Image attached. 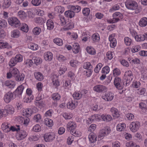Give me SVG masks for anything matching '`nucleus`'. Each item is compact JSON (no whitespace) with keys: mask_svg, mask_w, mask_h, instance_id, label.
Wrapping results in <instances>:
<instances>
[{"mask_svg":"<svg viewBox=\"0 0 147 147\" xmlns=\"http://www.w3.org/2000/svg\"><path fill=\"white\" fill-rule=\"evenodd\" d=\"M126 8L130 10H135L138 9V5L137 3L133 0H127L125 2Z\"/></svg>","mask_w":147,"mask_h":147,"instance_id":"nucleus-1","label":"nucleus"},{"mask_svg":"<svg viewBox=\"0 0 147 147\" xmlns=\"http://www.w3.org/2000/svg\"><path fill=\"white\" fill-rule=\"evenodd\" d=\"M15 94L13 92L9 91L6 93L3 97L4 101L7 103H9L16 98Z\"/></svg>","mask_w":147,"mask_h":147,"instance_id":"nucleus-2","label":"nucleus"},{"mask_svg":"<svg viewBox=\"0 0 147 147\" xmlns=\"http://www.w3.org/2000/svg\"><path fill=\"white\" fill-rule=\"evenodd\" d=\"M133 78V76L132 72L130 70L126 71L124 74V82H125L126 86H128L131 83Z\"/></svg>","mask_w":147,"mask_h":147,"instance_id":"nucleus-3","label":"nucleus"},{"mask_svg":"<svg viewBox=\"0 0 147 147\" xmlns=\"http://www.w3.org/2000/svg\"><path fill=\"white\" fill-rule=\"evenodd\" d=\"M8 22L9 25L14 27L18 28L20 25V21L16 17L9 18Z\"/></svg>","mask_w":147,"mask_h":147,"instance_id":"nucleus-4","label":"nucleus"},{"mask_svg":"<svg viewBox=\"0 0 147 147\" xmlns=\"http://www.w3.org/2000/svg\"><path fill=\"white\" fill-rule=\"evenodd\" d=\"M140 126V122L138 121H135L131 123L129 125V128L132 132L135 133L138 130Z\"/></svg>","mask_w":147,"mask_h":147,"instance_id":"nucleus-5","label":"nucleus"},{"mask_svg":"<svg viewBox=\"0 0 147 147\" xmlns=\"http://www.w3.org/2000/svg\"><path fill=\"white\" fill-rule=\"evenodd\" d=\"M28 135V133L25 131L22 130L17 132L16 134V137L18 140L21 141L25 139Z\"/></svg>","mask_w":147,"mask_h":147,"instance_id":"nucleus-6","label":"nucleus"},{"mask_svg":"<svg viewBox=\"0 0 147 147\" xmlns=\"http://www.w3.org/2000/svg\"><path fill=\"white\" fill-rule=\"evenodd\" d=\"M111 132V129L110 128L106 127L100 130L98 135V138H103L105 136L108 135Z\"/></svg>","mask_w":147,"mask_h":147,"instance_id":"nucleus-7","label":"nucleus"},{"mask_svg":"<svg viewBox=\"0 0 147 147\" xmlns=\"http://www.w3.org/2000/svg\"><path fill=\"white\" fill-rule=\"evenodd\" d=\"M2 86L3 87H6L9 89H13L16 86L14 81L11 80H6L2 82Z\"/></svg>","mask_w":147,"mask_h":147,"instance_id":"nucleus-8","label":"nucleus"},{"mask_svg":"<svg viewBox=\"0 0 147 147\" xmlns=\"http://www.w3.org/2000/svg\"><path fill=\"white\" fill-rule=\"evenodd\" d=\"M114 94L111 92L109 91L102 95V98L107 101H111L114 98Z\"/></svg>","mask_w":147,"mask_h":147,"instance_id":"nucleus-9","label":"nucleus"},{"mask_svg":"<svg viewBox=\"0 0 147 147\" xmlns=\"http://www.w3.org/2000/svg\"><path fill=\"white\" fill-rule=\"evenodd\" d=\"M55 138V135L53 132L47 133L44 135V138L46 142H50L53 140Z\"/></svg>","mask_w":147,"mask_h":147,"instance_id":"nucleus-10","label":"nucleus"},{"mask_svg":"<svg viewBox=\"0 0 147 147\" xmlns=\"http://www.w3.org/2000/svg\"><path fill=\"white\" fill-rule=\"evenodd\" d=\"M18 121L24 126H27L30 122V119L27 117H24L21 116H19L17 117Z\"/></svg>","mask_w":147,"mask_h":147,"instance_id":"nucleus-11","label":"nucleus"},{"mask_svg":"<svg viewBox=\"0 0 147 147\" xmlns=\"http://www.w3.org/2000/svg\"><path fill=\"white\" fill-rule=\"evenodd\" d=\"M115 34H112L110 35L109 37V40L110 41V45L111 47L114 48L116 45L117 40L115 38Z\"/></svg>","mask_w":147,"mask_h":147,"instance_id":"nucleus-12","label":"nucleus"},{"mask_svg":"<svg viewBox=\"0 0 147 147\" xmlns=\"http://www.w3.org/2000/svg\"><path fill=\"white\" fill-rule=\"evenodd\" d=\"M107 88L101 84L95 85L93 87V90L97 92L101 93L107 90Z\"/></svg>","mask_w":147,"mask_h":147,"instance_id":"nucleus-13","label":"nucleus"},{"mask_svg":"<svg viewBox=\"0 0 147 147\" xmlns=\"http://www.w3.org/2000/svg\"><path fill=\"white\" fill-rule=\"evenodd\" d=\"M114 84L116 88L119 90L122 89L123 87L122 80L119 77L115 78L114 81Z\"/></svg>","mask_w":147,"mask_h":147,"instance_id":"nucleus-14","label":"nucleus"},{"mask_svg":"<svg viewBox=\"0 0 147 147\" xmlns=\"http://www.w3.org/2000/svg\"><path fill=\"white\" fill-rule=\"evenodd\" d=\"M78 105L77 101L69 100L67 104V108L71 110L74 109Z\"/></svg>","mask_w":147,"mask_h":147,"instance_id":"nucleus-15","label":"nucleus"},{"mask_svg":"<svg viewBox=\"0 0 147 147\" xmlns=\"http://www.w3.org/2000/svg\"><path fill=\"white\" fill-rule=\"evenodd\" d=\"M5 112L7 113V116L8 114H12L14 112V108L11 105H8L4 109Z\"/></svg>","mask_w":147,"mask_h":147,"instance_id":"nucleus-16","label":"nucleus"},{"mask_svg":"<svg viewBox=\"0 0 147 147\" xmlns=\"http://www.w3.org/2000/svg\"><path fill=\"white\" fill-rule=\"evenodd\" d=\"M81 38L82 41L86 42L90 38V33L88 31L84 30L82 33Z\"/></svg>","mask_w":147,"mask_h":147,"instance_id":"nucleus-17","label":"nucleus"},{"mask_svg":"<svg viewBox=\"0 0 147 147\" xmlns=\"http://www.w3.org/2000/svg\"><path fill=\"white\" fill-rule=\"evenodd\" d=\"M20 31L18 29H14L11 31L10 33L11 36L12 38L16 39L21 36Z\"/></svg>","mask_w":147,"mask_h":147,"instance_id":"nucleus-18","label":"nucleus"},{"mask_svg":"<svg viewBox=\"0 0 147 147\" xmlns=\"http://www.w3.org/2000/svg\"><path fill=\"white\" fill-rule=\"evenodd\" d=\"M24 87L22 85H20L18 86L16 90L13 92L15 94L16 97V96L20 97L23 93Z\"/></svg>","mask_w":147,"mask_h":147,"instance_id":"nucleus-19","label":"nucleus"},{"mask_svg":"<svg viewBox=\"0 0 147 147\" xmlns=\"http://www.w3.org/2000/svg\"><path fill=\"white\" fill-rule=\"evenodd\" d=\"M77 125L75 122L70 121L67 124V128L70 130L71 132H73V131L76 128Z\"/></svg>","mask_w":147,"mask_h":147,"instance_id":"nucleus-20","label":"nucleus"},{"mask_svg":"<svg viewBox=\"0 0 147 147\" xmlns=\"http://www.w3.org/2000/svg\"><path fill=\"white\" fill-rule=\"evenodd\" d=\"M58 79V76L55 74L53 75L51 77V80L53 86L56 88L60 85V83Z\"/></svg>","mask_w":147,"mask_h":147,"instance_id":"nucleus-21","label":"nucleus"},{"mask_svg":"<svg viewBox=\"0 0 147 147\" xmlns=\"http://www.w3.org/2000/svg\"><path fill=\"white\" fill-rule=\"evenodd\" d=\"M53 58V55L52 53L49 51L45 52L44 54V58L47 61H50Z\"/></svg>","mask_w":147,"mask_h":147,"instance_id":"nucleus-22","label":"nucleus"},{"mask_svg":"<svg viewBox=\"0 0 147 147\" xmlns=\"http://www.w3.org/2000/svg\"><path fill=\"white\" fill-rule=\"evenodd\" d=\"M10 124L7 122H4L2 123L1 128L3 131L5 133H8L10 131Z\"/></svg>","mask_w":147,"mask_h":147,"instance_id":"nucleus-23","label":"nucleus"},{"mask_svg":"<svg viewBox=\"0 0 147 147\" xmlns=\"http://www.w3.org/2000/svg\"><path fill=\"white\" fill-rule=\"evenodd\" d=\"M80 50L79 44L77 42L74 43L72 45V51L74 53L76 54L79 53Z\"/></svg>","mask_w":147,"mask_h":147,"instance_id":"nucleus-24","label":"nucleus"},{"mask_svg":"<svg viewBox=\"0 0 147 147\" xmlns=\"http://www.w3.org/2000/svg\"><path fill=\"white\" fill-rule=\"evenodd\" d=\"M113 19L115 20L116 22H118L120 19L123 18V15L122 14L118 12L114 13L113 15Z\"/></svg>","mask_w":147,"mask_h":147,"instance_id":"nucleus-25","label":"nucleus"},{"mask_svg":"<svg viewBox=\"0 0 147 147\" xmlns=\"http://www.w3.org/2000/svg\"><path fill=\"white\" fill-rule=\"evenodd\" d=\"M100 120L102 119L103 121H109L112 120V117L110 115L105 114L100 115Z\"/></svg>","mask_w":147,"mask_h":147,"instance_id":"nucleus-26","label":"nucleus"},{"mask_svg":"<svg viewBox=\"0 0 147 147\" xmlns=\"http://www.w3.org/2000/svg\"><path fill=\"white\" fill-rule=\"evenodd\" d=\"M18 27L19 29L24 32L27 33L29 30L28 26L25 23H20V25Z\"/></svg>","mask_w":147,"mask_h":147,"instance_id":"nucleus-27","label":"nucleus"},{"mask_svg":"<svg viewBox=\"0 0 147 147\" xmlns=\"http://www.w3.org/2000/svg\"><path fill=\"white\" fill-rule=\"evenodd\" d=\"M11 48V45L7 42L0 40V49L5 48L9 49Z\"/></svg>","mask_w":147,"mask_h":147,"instance_id":"nucleus-28","label":"nucleus"},{"mask_svg":"<svg viewBox=\"0 0 147 147\" xmlns=\"http://www.w3.org/2000/svg\"><path fill=\"white\" fill-rule=\"evenodd\" d=\"M88 138L90 143H94L96 141L97 137L94 133H90L88 136Z\"/></svg>","mask_w":147,"mask_h":147,"instance_id":"nucleus-29","label":"nucleus"},{"mask_svg":"<svg viewBox=\"0 0 147 147\" xmlns=\"http://www.w3.org/2000/svg\"><path fill=\"white\" fill-rule=\"evenodd\" d=\"M22 114L23 116L29 117L31 116L32 113L31 108H27L24 109L22 112Z\"/></svg>","mask_w":147,"mask_h":147,"instance_id":"nucleus-30","label":"nucleus"},{"mask_svg":"<svg viewBox=\"0 0 147 147\" xmlns=\"http://www.w3.org/2000/svg\"><path fill=\"white\" fill-rule=\"evenodd\" d=\"M126 127V124L123 123L117 124L116 127L117 130L119 131H124Z\"/></svg>","mask_w":147,"mask_h":147,"instance_id":"nucleus-31","label":"nucleus"},{"mask_svg":"<svg viewBox=\"0 0 147 147\" xmlns=\"http://www.w3.org/2000/svg\"><path fill=\"white\" fill-rule=\"evenodd\" d=\"M34 75L35 78L38 81H41L44 79V76L40 72H35L34 73Z\"/></svg>","mask_w":147,"mask_h":147,"instance_id":"nucleus-32","label":"nucleus"},{"mask_svg":"<svg viewBox=\"0 0 147 147\" xmlns=\"http://www.w3.org/2000/svg\"><path fill=\"white\" fill-rule=\"evenodd\" d=\"M68 7L70 8L71 10L74 11V12L78 13L81 10V7L78 5H69L68 6Z\"/></svg>","mask_w":147,"mask_h":147,"instance_id":"nucleus-33","label":"nucleus"},{"mask_svg":"<svg viewBox=\"0 0 147 147\" xmlns=\"http://www.w3.org/2000/svg\"><path fill=\"white\" fill-rule=\"evenodd\" d=\"M111 111L113 116L115 118L119 117L120 115L118 110L116 108L113 107L111 109Z\"/></svg>","mask_w":147,"mask_h":147,"instance_id":"nucleus-34","label":"nucleus"},{"mask_svg":"<svg viewBox=\"0 0 147 147\" xmlns=\"http://www.w3.org/2000/svg\"><path fill=\"white\" fill-rule=\"evenodd\" d=\"M139 24L141 27L146 26L147 25V18L146 17L141 18L139 21Z\"/></svg>","mask_w":147,"mask_h":147,"instance_id":"nucleus-35","label":"nucleus"},{"mask_svg":"<svg viewBox=\"0 0 147 147\" xmlns=\"http://www.w3.org/2000/svg\"><path fill=\"white\" fill-rule=\"evenodd\" d=\"M44 123L45 125L49 127H51L53 125V121L49 118L45 119L44 121Z\"/></svg>","mask_w":147,"mask_h":147,"instance_id":"nucleus-36","label":"nucleus"},{"mask_svg":"<svg viewBox=\"0 0 147 147\" xmlns=\"http://www.w3.org/2000/svg\"><path fill=\"white\" fill-rule=\"evenodd\" d=\"M145 36L144 33L143 34H138L135 37L136 41L138 42H141L145 40Z\"/></svg>","mask_w":147,"mask_h":147,"instance_id":"nucleus-37","label":"nucleus"},{"mask_svg":"<svg viewBox=\"0 0 147 147\" xmlns=\"http://www.w3.org/2000/svg\"><path fill=\"white\" fill-rule=\"evenodd\" d=\"M18 16L22 20H24L26 18L27 15L24 11L21 10L18 12Z\"/></svg>","mask_w":147,"mask_h":147,"instance_id":"nucleus-38","label":"nucleus"},{"mask_svg":"<svg viewBox=\"0 0 147 147\" xmlns=\"http://www.w3.org/2000/svg\"><path fill=\"white\" fill-rule=\"evenodd\" d=\"M46 25L47 29L49 30L53 29L54 27V23L51 20H49L47 21Z\"/></svg>","mask_w":147,"mask_h":147,"instance_id":"nucleus-39","label":"nucleus"},{"mask_svg":"<svg viewBox=\"0 0 147 147\" xmlns=\"http://www.w3.org/2000/svg\"><path fill=\"white\" fill-rule=\"evenodd\" d=\"M87 52L91 55H94L96 53L95 50L92 47L88 46L86 49Z\"/></svg>","mask_w":147,"mask_h":147,"instance_id":"nucleus-40","label":"nucleus"},{"mask_svg":"<svg viewBox=\"0 0 147 147\" xmlns=\"http://www.w3.org/2000/svg\"><path fill=\"white\" fill-rule=\"evenodd\" d=\"M67 68L65 65H61L59 70V73L60 75L63 74L67 71Z\"/></svg>","mask_w":147,"mask_h":147,"instance_id":"nucleus-41","label":"nucleus"},{"mask_svg":"<svg viewBox=\"0 0 147 147\" xmlns=\"http://www.w3.org/2000/svg\"><path fill=\"white\" fill-rule=\"evenodd\" d=\"M91 37L92 40L94 42H98L100 40V36L97 33L93 34Z\"/></svg>","mask_w":147,"mask_h":147,"instance_id":"nucleus-42","label":"nucleus"},{"mask_svg":"<svg viewBox=\"0 0 147 147\" xmlns=\"http://www.w3.org/2000/svg\"><path fill=\"white\" fill-rule=\"evenodd\" d=\"M28 48L33 51L36 50L38 49V45L35 43H30L28 44Z\"/></svg>","mask_w":147,"mask_h":147,"instance_id":"nucleus-43","label":"nucleus"},{"mask_svg":"<svg viewBox=\"0 0 147 147\" xmlns=\"http://www.w3.org/2000/svg\"><path fill=\"white\" fill-rule=\"evenodd\" d=\"M65 15L67 17L72 18L74 16L75 13L74 12L72 11L68 10L65 11Z\"/></svg>","mask_w":147,"mask_h":147,"instance_id":"nucleus-44","label":"nucleus"},{"mask_svg":"<svg viewBox=\"0 0 147 147\" xmlns=\"http://www.w3.org/2000/svg\"><path fill=\"white\" fill-rule=\"evenodd\" d=\"M33 59L34 63L37 65H40L42 62V59L39 57H33Z\"/></svg>","mask_w":147,"mask_h":147,"instance_id":"nucleus-45","label":"nucleus"},{"mask_svg":"<svg viewBox=\"0 0 147 147\" xmlns=\"http://www.w3.org/2000/svg\"><path fill=\"white\" fill-rule=\"evenodd\" d=\"M25 75L23 73L20 74V73L15 77V80L18 82L23 81Z\"/></svg>","mask_w":147,"mask_h":147,"instance_id":"nucleus-46","label":"nucleus"},{"mask_svg":"<svg viewBox=\"0 0 147 147\" xmlns=\"http://www.w3.org/2000/svg\"><path fill=\"white\" fill-rule=\"evenodd\" d=\"M11 2L10 0H4L2 5L3 9L8 8L11 5Z\"/></svg>","mask_w":147,"mask_h":147,"instance_id":"nucleus-47","label":"nucleus"},{"mask_svg":"<svg viewBox=\"0 0 147 147\" xmlns=\"http://www.w3.org/2000/svg\"><path fill=\"white\" fill-rule=\"evenodd\" d=\"M32 33L34 35H38L41 32V28L38 27H34L32 30Z\"/></svg>","mask_w":147,"mask_h":147,"instance_id":"nucleus-48","label":"nucleus"},{"mask_svg":"<svg viewBox=\"0 0 147 147\" xmlns=\"http://www.w3.org/2000/svg\"><path fill=\"white\" fill-rule=\"evenodd\" d=\"M69 64L72 67H76L80 64V63L76 60L72 59L70 61Z\"/></svg>","mask_w":147,"mask_h":147,"instance_id":"nucleus-49","label":"nucleus"},{"mask_svg":"<svg viewBox=\"0 0 147 147\" xmlns=\"http://www.w3.org/2000/svg\"><path fill=\"white\" fill-rule=\"evenodd\" d=\"M100 115H94L90 117L92 122L95 121H99L100 120Z\"/></svg>","mask_w":147,"mask_h":147,"instance_id":"nucleus-50","label":"nucleus"},{"mask_svg":"<svg viewBox=\"0 0 147 147\" xmlns=\"http://www.w3.org/2000/svg\"><path fill=\"white\" fill-rule=\"evenodd\" d=\"M64 7L60 6H57L55 8V11L56 13H62L64 11Z\"/></svg>","mask_w":147,"mask_h":147,"instance_id":"nucleus-51","label":"nucleus"},{"mask_svg":"<svg viewBox=\"0 0 147 147\" xmlns=\"http://www.w3.org/2000/svg\"><path fill=\"white\" fill-rule=\"evenodd\" d=\"M82 95V92L79 91L75 92L73 94V96L74 99L78 100L81 98Z\"/></svg>","mask_w":147,"mask_h":147,"instance_id":"nucleus-52","label":"nucleus"},{"mask_svg":"<svg viewBox=\"0 0 147 147\" xmlns=\"http://www.w3.org/2000/svg\"><path fill=\"white\" fill-rule=\"evenodd\" d=\"M56 59L59 61L61 62H63L67 60L66 57L63 55L57 54L56 55Z\"/></svg>","mask_w":147,"mask_h":147,"instance_id":"nucleus-53","label":"nucleus"},{"mask_svg":"<svg viewBox=\"0 0 147 147\" xmlns=\"http://www.w3.org/2000/svg\"><path fill=\"white\" fill-rule=\"evenodd\" d=\"M17 63L21 62L23 60V57L20 54H17L13 57Z\"/></svg>","mask_w":147,"mask_h":147,"instance_id":"nucleus-54","label":"nucleus"},{"mask_svg":"<svg viewBox=\"0 0 147 147\" xmlns=\"http://www.w3.org/2000/svg\"><path fill=\"white\" fill-rule=\"evenodd\" d=\"M146 91L145 88H140L137 90L136 93L140 95H144Z\"/></svg>","mask_w":147,"mask_h":147,"instance_id":"nucleus-55","label":"nucleus"},{"mask_svg":"<svg viewBox=\"0 0 147 147\" xmlns=\"http://www.w3.org/2000/svg\"><path fill=\"white\" fill-rule=\"evenodd\" d=\"M140 49L141 47L140 45H136L132 47L131 51L132 53H135L140 50Z\"/></svg>","mask_w":147,"mask_h":147,"instance_id":"nucleus-56","label":"nucleus"},{"mask_svg":"<svg viewBox=\"0 0 147 147\" xmlns=\"http://www.w3.org/2000/svg\"><path fill=\"white\" fill-rule=\"evenodd\" d=\"M53 41L55 44L59 46H62L63 44V40L60 38H55L53 39Z\"/></svg>","mask_w":147,"mask_h":147,"instance_id":"nucleus-57","label":"nucleus"},{"mask_svg":"<svg viewBox=\"0 0 147 147\" xmlns=\"http://www.w3.org/2000/svg\"><path fill=\"white\" fill-rule=\"evenodd\" d=\"M18 63L15 60L14 57H12L10 59L8 65L10 67H12L16 65Z\"/></svg>","mask_w":147,"mask_h":147,"instance_id":"nucleus-58","label":"nucleus"},{"mask_svg":"<svg viewBox=\"0 0 147 147\" xmlns=\"http://www.w3.org/2000/svg\"><path fill=\"white\" fill-rule=\"evenodd\" d=\"M126 147H140L138 145H137L136 143L132 141L127 142L126 143Z\"/></svg>","mask_w":147,"mask_h":147,"instance_id":"nucleus-59","label":"nucleus"},{"mask_svg":"<svg viewBox=\"0 0 147 147\" xmlns=\"http://www.w3.org/2000/svg\"><path fill=\"white\" fill-rule=\"evenodd\" d=\"M124 41L125 44L127 46H130L132 43L131 39L127 37H125L124 38Z\"/></svg>","mask_w":147,"mask_h":147,"instance_id":"nucleus-60","label":"nucleus"},{"mask_svg":"<svg viewBox=\"0 0 147 147\" xmlns=\"http://www.w3.org/2000/svg\"><path fill=\"white\" fill-rule=\"evenodd\" d=\"M10 71L14 78L17 75H18L20 73L19 70L17 68L15 67L13 68L12 69H10Z\"/></svg>","mask_w":147,"mask_h":147,"instance_id":"nucleus-61","label":"nucleus"},{"mask_svg":"<svg viewBox=\"0 0 147 147\" xmlns=\"http://www.w3.org/2000/svg\"><path fill=\"white\" fill-rule=\"evenodd\" d=\"M25 65L28 67H31L33 64L32 60L31 59H28L24 61Z\"/></svg>","mask_w":147,"mask_h":147,"instance_id":"nucleus-62","label":"nucleus"},{"mask_svg":"<svg viewBox=\"0 0 147 147\" xmlns=\"http://www.w3.org/2000/svg\"><path fill=\"white\" fill-rule=\"evenodd\" d=\"M110 71L109 67L108 66H106L103 67L101 71L102 73L106 74L109 73Z\"/></svg>","mask_w":147,"mask_h":147,"instance_id":"nucleus-63","label":"nucleus"},{"mask_svg":"<svg viewBox=\"0 0 147 147\" xmlns=\"http://www.w3.org/2000/svg\"><path fill=\"white\" fill-rule=\"evenodd\" d=\"M41 130V127L39 125L36 124L34 126L32 127V130L35 132H39Z\"/></svg>","mask_w":147,"mask_h":147,"instance_id":"nucleus-64","label":"nucleus"}]
</instances>
